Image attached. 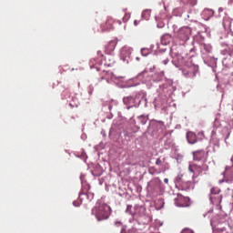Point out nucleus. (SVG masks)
I'll return each mask as SVG.
<instances>
[{
	"mask_svg": "<svg viewBox=\"0 0 233 233\" xmlns=\"http://www.w3.org/2000/svg\"><path fill=\"white\" fill-rule=\"evenodd\" d=\"M117 46L116 40H111L106 46V52L107 54H110L114 50H116V46Z\"/></svg>",
	"mask_w": 233,
	"mask_h": 233,
	"instance_id": "obj_13",
	"label": "nucleus"
},
{
	"mask_svg": "<svg viewBox=\"0 0 233 233\" xmlns=\"http://www.w3.org/2000/svg\"><path fill=\"white\" fill-rule=\"evenodd\" d=\"M181 233H194V231H192V230H190L188 228H185V229L182 230Z\"/></svg>",
	"mask_w": 233,
	"mask_h": 233,
	"instance_id": "obj_21",
	"label": "nucleus"
},
{
	"mask_svg": "<svg viewBox=\"0 0 233 233\" xmlns=\"http://www.w3.org/2000/svg\"><path fill=\"white\" fill-rule=\"evenodd\" d=\"M168 37L170 38V35H164V36H163V38H162V39H168Z\"/></svg>",
	"mask_w": 233,
	"mask_h": 233,
	"instance_id": "obj_29",
	"label": "nucleus"
},
{
	"mask_svg": "<svg viewBox=\"0 0 233 233\" xmlns=\"http://www.w3.org/2000/svg\"><path fill=\"white\" fill-rule=\"evenodd\" d=\"M181 177H183V175H178L177 177L176 178L177 187H179L181 190H188L190 187H192V182L190 181L183 182V180H181Z\"/></svg>",
	"mask_w": 233,
	"mask_h": 233,
	"instance_id": "obj_7",
	"label": "nucleus"
},
{
	"mask_svg": "<svg viewBox=\"0 0 233 233\" xmlns=\"http://www.w3.org/2000/svg\"><path fill=\"white\" fill-rule=\"evenodd\" d=\"M127 214H131V216H145L147 214V208L144 206L136 205L134 208V212H132V206H127Z\"/></svg>",
	"mask_w": 233,
	"mask_h": 233,
	"instance_id": "obj_5",
	"label": "nucleus"
},
{
	"mask_svg": "<svg viewBox=\"0 0 233 233\" xmlns=\"http://www.w3.org/2000/svg\"><path fill=\"white\" fill-rule=\"evenodd\" d=\"M114 28V19L108 18L105 24L102 25V30H112Z\"/></svg>",
	"mask_w": 233,
	"mask_h": 233,
	"instance_id": "obj_14",
	"label": "nucleus"
},
{
	"mask_svg": "<svg viewBox=\"0 0 233 233\" xmlns=\"http://www.w3.org/2000/svg\"><path fill=\"white\" fill-rule=\"evenodd\" d=\"M92 215L95 216L97 221H104L110 217V208L102 201H98L92 209Z\"/></svg>",
	"mask_w": 233,
	"mask_h": 233,
	"instance_id": "obj_1",
	"label": "nucleus"
},
{
	"mask_svg": "<svg viewBox=\"0 0 233 233\" xmlns=\"http://www.w3.org/2000/svg\"><path fill=\"white\" fill-rule=\"evenodd\" d=\"M128 165H132L131 163H128Z\"/></svg>",
	"mask_w": 233,
	"mask_h": 233,
	"instance_id": "obj_35",
	"label": "nucleus"
},
{
	"mask_svg": "<svg viewBox=\"0 0 233 233\" xmlns=\"http://www.w3.org/2000/svg\"><path fill=\"white\" fill-rule=\"evenodd\" d=\"M187 3L191 6H196V5H198V0H187Z\"/></svg>",
	"mask_w": 233,
	"mask_h": 233,
	"instance_id": "obj_19",
	"label": "nucleus"
},
{
	"mask_svg": "<svg viewBox=\"0 0 233 233\" xmlns=\"http://www.w3.org/2000/svg\"><path fill=\"white\" fill-rule=\"evenodd\" d=\"M112 76H114L112 73L106 72V76H103L102 79H106V81L108 83V79H110V76L112 78Z\"/></svg>",
	"mask_w": 233,
	"mask_h": 233,
	"instance_id": "obj_18",
	"label": "nucleus"
},
{
	"mask_svg": "<svg viewBox=\"0 0 233 233\" xmlns=\"http://www.w3.org/2000/svg\"><path fill=\"white\" fill-rule=\"evenodd\" d=\"M228 170H230V167H228V166L226 167L224 174H227Z\"/></svg>",
	"mask_w": 233,
	"mask_h": 233,
	"instance_id": "obj_28",
	"label": "nucleus"
},
{
	"mask_svg": "<svg viewBox=\"0 0 233 233\" xmlns=\"http://www.w3.org/2000/svg\"><path fill=\"white\" fill-rule=\"evenodd\" d=\"M223 197L222 196H220V200H219V203H221V198H222Z\"/></svg>",
	"mask_w": 233,
	"mask_h": 233,
	"instance_id": "obj_33",
	"label": "nucleus"
},
{
	"mask_svg": "<svg viewBox=\"0 0 233 233\" xmlns=\"http://www.w3.org/2000/svg\"><path fill=\"white\" fill-rule=\"evenodd\" d=\"M164 183H166V185H168V178H165Z\"/></svg>",
	"mask_w": 233,
	"mask_h": 233,
	"instance_id": "obj_30",
	"label": "nucleus"
},
{
	"mask_svg": "<svg viewBox=\"0 0 233 233\" xmlns=\"http://www.w3.org/2000/svg\"><path fill=\"white\" fill-rule=\"evenodd\" d=\"M139 23H140V21H139V20H135V21H134V25H135V26H137V25H139Z\"/></svg>",
	"mask_w": 233,
	"mask_h": 233,
	"instance_id": "obj_27",
	"label": "nucleus"
},
{
	"mask_svg": "<svg viewBox=\"0 0 233 233\" xmlns=\"http://www.w3.org/2000/svg\"><path fill=\"white\" fill-rule=\"evenodd\" d=\"M218 233H228V231H227V229L222 228V229H218Z\"/></svg>",
	"mask_w": 233,
	"mask_h": 233,
	"instance_id": "obj_23",
	"label": "nucleus"
},
{
	"mask_svg": "<svg viewBox=\"0 0 233 233\" xmlns=\"http://www.w3.org/2000/svg\"><path fill=\"white\" fill-rule=\"evenodd\" d=\"M208 165H207V163L204 162V164L200 166L201 174H203V172H208Z\"/></svg>",
	"mask_w": 233,
	"mask_h": 233,
	"instance_id": "obj_16",
	"label": "nucleus"
},
{
	"mask_svg": "<svg viewBox=\"0 0 233 233\" xmlns=\"http://www.w3.org/2000/svg\"><path fill=\"white\" fill-rule=\"evenodd\" d=\"M188 171L193 174L192 178L196 179L198 176H201V166L197 164H189Z\"/></svg>",
	"mask_w": 233,
	"mask_h": 233,
	"instance_id": "obj_9",
	"label": "nucleus"
},
{
	"mask_svg": "<svg viewBox=\"0 0 233 233\" xmlns=\"http://www.w3.org/2000/svg\"><path fill=\"white\" fill-rule=\"evenodd\" d=\"M210 194L216 196L218 194H219V188L218 187H212L211 190H210Z\"/></svg>",
	"mask_w": 233,
	"mask_h": 233,
	"instance_id": "obj_17",
	"label": "nucleus"
},
{
	"mask_svg": "<svg viewBox=\"0 0 233 233\" xmlns=\"http://www.w3.org/2000/svg\"><path fill=\"white\" fill-rule=\"evenodd\" d=\"M176 205L177 207H188V198L183 196H178L176 199Z\"/></svg>",
	"mask_w": 233,
	"mask_h": 233,
	"instance_id": "obj_11",
	"label": "nucleus"
},
{
	"mask_svg": "<svg viewBox=\"0 0 233 233\" xmlns=\"http://www.w3.org/2000/svg\"><path fill=\"white\" fill-rule=\"evenodd\" d=\"M198 137H200V139H203V137H205V133L199 132V133L198 134Z\"/></svg>",
	"mask_w": 233,
	"mask_h": 233,
	"instance_id": "obj_22",
	"label": "nucleus"
},
{
	"mask_svg": "<svg viewBox=\"0 0 233 233\" xmlns=\"http://www.w3.org/2000/svg\"><path fill=\"white\" fill-rule=\"evenodd\" d=\"M191 35L192 29L188 26H184L177 31V37L179 41H188Z\"/></svg>",
	"mask_w": 233,
	"mask_h": 233,
	"instance_id": "obj_4",
	"label": "nucleus"
},
{
	"mask_svg": "<svg viewBox=\"0 0 233 233\" xmlns=\"http://www.w3.org/2000/svg\"><path fill=\"white\" fill-rule=\"evenodd\" d=\"M118 24L121 25V21H118Z\"/></svg>",
	"mask_w": 233,
	"mask_h": 233,
	"instance_id": "obj_34",
	"label": "nucleus"
},
{
	"mask_svg": "<svg viewBox=\"0 0 233 233\" xmlns=\"http://www.w3.org/2000/svg\"><path fill=\"white\" fill-rule=\"evenodd\" d=\"M127 233H137V229L135 228H131L130 229H128Z\"/></svg>",
	"mask_w": 233,
	"mask_h": 233,
	"instance_id": "obj_20",
	"label": "nucleus"
},
{
	"mask_svg": "<svg viewBox=\"0 0 233 233\" xmlns=\"http://www.w3.org/2000/svg\"><path fill=\"white\" fill-rule=\"evenodd\" d=\"M124 104L127 108H134V106H139L141 104V93H137L135 96H129L123 98Z\"/></svg>",
	"mask_w": 233,
	"mask_h": 233,
	"instance_id": "obj_2",
	"label": "nucleus"
},
{
	"mask_svg": "<svg viewBox=\"0 0 233 233\" xmlns=\"http://www.w3.org/2000/svg\"><path fill=\"white\" fill-rule=\"evenodd\" d=\"M198 70L199 67L198 66H195L192 63H187V65H185V66L182 67V74L185 77H196V74H198Z\"/></svg>",
	"mask_w": 233,
	"mask_h": 233,
	"instance_id": "obj_3",
	"label": "nucleus"
},
{
	"mask_svg": "<svg viewBox=\"0 0 233 233\" xmlns=\"http://www.w3.org/2000/svg\"><path fill=\"white\" fill-rule=\"evenodd\" d=\"M131 55H132V48L128 46H124L120 51V59L126 63H128V59H130Z\"/></svg>",
	"mask_w": 233,
	"mask_h": 233,
	"instance_id": "obj_8",
	"label": "nucleus"
},
{
	"mask_svg": "<svg viewBox=\"0 0 233 233\" xmlns=\"http://www.w3.org/2000/svg\"><path fill=\"white\" fill-rule=\"evenodd\" d=\"M145 14H147V12H143V13H142V15H145Z\"/></svg>",
	"mask_w": 233,
	"mask_h": 233,
	"instance_id": "obj_32",
	"label": "nucleus"
},
{
	"mask_svg": "<svg viewBox=\"0 0 233 233\" xmlns=\"http://www.w3.org/2000/svg\"><path fill=\"white\" fill-rule=\"evenodd\" d=\"M73 205H74V207H79V202L78 201H74Z\"/></svg>",
	"mask_w": 233,
	"mask_h": 233,
	"instance_id": "obj_26",
	"label": "nucleus"
},
{
	"mask_svg": "<svg viewBox=\"0 0 233 233\" xmlns=\"http://www.w3.org/2000/svg\"><path fill=\"white\" fill-rule=\"evenodd\" d=\"M116 227L121 226V222H116Z\"/></svg>",
	"mask_w": 233,
	"mask_h": 233,
	"instance_id": "obj_31",
	"label": "nucleus"
},
{
	"mask_svg": "<svg viewBox=\"0 0 233 233\" xmlns=\"http://www.w3.org/2000/svg\"><path fill=\"white\" fill-rule=\"evenodd\" d=\"M187 143L190 145H196V143H198V137L196 136V133L192 131L187 133Z\"/></svg>",
	"mask_w": 233,
	"mask_h": 233,
	"instance_id": "obj_12",
	"label": "nucleus"
},
{
	"mask_svg": "<svg viewBox=\"0 0 233 233\" xmlns=\"http://www.w3.org/2000/svg\"><path fill=\"white\" fill-rule=\"evenodd\" d=\"M168 58H166L165 60H163V65H168Z\"/></svg>",
	"mask_w": 233,
	"mask_h": 233,
	"instance_id": "obj_25",
	"label": "nucleus"
},
{
	"mask_svg": "<svg viewBox=\"0 0 233 233\" xmlns=\"http://www.w3.org/2000/svg\"><path fill=\"white\" fill-rule=\"evenodd\" d=\"M161 163H162L161 158H157L156 161V165L159 166L161 165Z\"/></svg>",
	"mask_w": 233,
	"mask_h": 233,
	"instance_id": "obj_24",
	"label": "nucleus"
},
{
	"mask_svg": "<svg viewBox=\"0 0 233 233\" xmlns=\"http://www.w3.org/2000/svg\"><path fill=\"white\" fill-rule=\"evenodd\" d=\"M208 159V152H205V150H197L193 152V160L194 161H204V163H207V160Z\"/></svg>",
	"mask_w": 233,
	"mask_h": 233,
	"instance_id": "obj_6",
	"label": "nucleus"
},
{
	"mask_svg": "<svg viewBox=\"0 0 233 233\" xmlns=\"http://www.w3.org/2000/svg\"><path fill=\"white\" fill-rule=\"evenodd\" d=\"M173 63L177 68H184L185 65H188V63H186L185 58L181 56L175 57Z\"/></svg>",
	"mask_w": 233,
	"mask_h": 233,
	"instance_id": "obj_10",
	"label": "nucleus"
},
{
	"mask_svg": "<svg viewBox=\"0 0 233 233\" xmlns=\"http://www.w3.org/2000/svg\"><path fill=\"white\" fill-rule=\"evenodd\" d=\"M148 189L152 190L153 192H156L157 190H159V182H157V179L151 180L148 183Z\"/></svg>",
	"mask_w": 233,
	"mask_h": 233,
	"instance_id": "obj_15",
	"label": "nucleus"
}]
</instances>
